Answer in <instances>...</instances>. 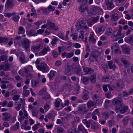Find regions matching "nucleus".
I'll return each instance as SVG.
<instances>
[{
    "mask_svg": "<svg viewBox=\"0 0 133 133\" xmlns=\"http://www.w3.org/2000/svg\"><path fill=\"white\" fill-rule=\"evenodd\" d=\"M22 109L23 111L21 110L19 112V115L18 117V119L21 123L25 118L28 119V114L27 111L25 110V107L23 106L22 107Z\"/></svg>",
    "mask_w": 133,
    "mask_h": 133,
    "instance_id": "nucleus-1",
    "label": "nucleus"
},
{
    "mask_svg": "<svg viewBox=\"0 0 133 133\" xmlns=\"http://www.w3.org/2000/svg\"><path fill=\"white\" fill-rule=\"evenodd\" d=\"M32 70V66L31 65H29L20 70L18 73L21 76L24 77L26 75Z\"/></svg>",
    "mask_w": 133,
    "mask_h": 133,
    "instance_id": "nucleus-2",
    "label": "nucleus"
},
{
    "mask_svg": "<svg viewBox=\"0 0 133 133\" xmlns=\"http://www.w3.org/2000/svg\"><path fill=\"white\" fill-rule=\"evenodd\" d=\"M128 109V106L125 105L123 103L121 104L118 106H116L115 107L116 113L119 112L121 113L124 114L127 112Z\"/></svg>",
    "mask_w": 133,
    "mask_h": 133,
    "instance_id": "nucleus-3",
    "label": "nucleus"
},
{
    "mask_svg": "<svg viewBox=\"0 0 133 133\" xmlns=\"http://www.w3.org/2000/svg\"><path fill=\"white\" fill-rule=\"evenodd\" d=\"M86 24L85 21L81 19H79L76 22V27L78 28L77 29V30H79V29L80 28L87 29L88 28V26Z\"/></svg>",
    "mask_w": 133,
    "mask_h": 133,
    "instance_id": "nucleus-4",
    "label": "nucleus"
},
{
    "mask_svg": "<svg viewBox=\"0 0 133 133\" xmlns=\"http://www.w3.org/2000/svg\"><path fill=\"white\" fill-rule=\"evenodd\" d=\"M37 68L41 71L43 73H46L49 70V68L47 65L44 62L41 63L39 65L37 66Z\"/></svg>",
    "mask_w": 133,
    "mask_h": 133,
    "instance_id": "nucleus-5",
    "label": "nucleus"
},
{
    "mask_svg": "<svg viewBox=\"0 0 133 133\" xmlns=\"http://www.w3.org/2000/svg\"><path fill=\"white\" fill-rule=\"evenodd\" d=\"M122 29V27L119 26V29L118 30L117 29L116 30L113 32V34L114 37L117 38H123L124 37L123 35H122L121 33Z\"/></svg>",
    "mask_w": 133,
    "mask_h": 133,
    "instance_id": "nucleus-6",
    "label": "nucleus"
},
{
    "mask_svg": "<svg viewBox=\"0 0 133 133\" xmlns=\"http://www.w3.org/2000/svg\"><path fill=\"white\" fill-rule=\"evenodd\" d=\"M2 119L5 121H9L12 118V115L9 113L7 112H4L2 114Z\"/></svg>",
    "mask_w": 133,
    "mask_h": 133,
    "instance_id": "nucleus-7",
    "label": "nucleus"
},
{
    "mask_svg": "<svg viewBox=\"0 0 133 133\" xmlns=\"http://www.w3.org/2000/svg\"><path fill=\"white\" fill-rule=\"evenodd\" d=\"M47 24L48 27L50 29H52L55 31L57 30L58 29V26L55 25L54 23L52 22L50 20H48L47 22Z\"/></svg>",
    "mask_w": 133,
    "mask_h": 133,
    "instance_id": "nucleus-8",
    "label": "nucleus"
},
{
    "mask_svg": "<svg viewBox=\"0 0 133 133\" xmlns=\"http://www.w3.org/2000/svg\"><path fill=\"white\" fill-rule=\"evenodd\" d=\"M92 98L94 101L96 102V103L99 104L101 103V101L102 100L101 95L98 94H94L92 96Z\"/></svg>",
    "mask_w": 133,
    "mask_h": 133,
    "instance_id": "nucleus-9",
    "label": "nucleus"
},
{
    "mask_svg": "<svg viewBox=\"0 0 133 133\" xmlns=\"http://www.w3.org/2000/svg\"><path fill=\"white\" fill-rule=\"evenodd\" d=\"M23 47L27 50L29 48L31 42L27 38H24L22 42Z\"/></svg>",
    "mask_w": 133,
    "mask_h": 133,
    "instance_id": "nucleus-10",
    "label": "nucleus"
},
{
    "mask_svg": "<svg viewBox=\"0 0 133 133\" xmlns=\"http://www.w3.org/2000/svg\"><path fill=\"white\" fill-rule=\"evenodd\" d=\"M50 51V49L49 46H45L43 50L39 52L38 54L39 56H43L47 54L48 51Z\"/></svg>",
    "mask_w": 133,
    "mask_h": 133,
    "instance_id": "nucleus-11",
    "label": "nucleus"
},
{
    "mask_svg": "<svg viewBox=\"0 0 133 133\" xmlns=\"http://www.w3.org/2000/svg\"><path fill=\"white\" fill-rule=\"evenodd\" d=\"M43 47V45L41 44H39L37 45H34L31 46V49L34 52L39 51Z\"/></svg>",
    "mask_w": 133,
    "mask_h": 133,
    "instance_id": "nucleus-12",
    "label": "nucleus"
},
{
    "mask_svg": "<svg viewBox=\"0 0 133 133\" xmlns=\"http://www.w3.org/2000/svg\"><path fill=\"white\" fill-rule=\"evenodd\" d=\"M122 99L118 97L113 99L112 103L114 105H115L116 106H118L117 105L118 104H122Z\"/></svg>",
    "mask_w": 133,
    "mask_h": 133,
    "instance_id": "nucleus-13",
    "label": "nucleus"
},
{
    "mask_svg": "<svg viewBox=\"0 0 133 133\" xmlns=\"http://www.w3.org/2000/svg\"><path fill=\"white\" fill-rule=\"evenodd\" d=\"M120 60L125 68H128L129 66L130 65L129 62L127 61L125 58H121Z\"/></svg>",
    "mask_w": 133,
    "mask_h": 133,
    "instance_id": "nucleus-14",
    "label": "nucleus"
},
{
    "mask_svg": "<svg viewBox=\"0 0 133 133\" xmlns=\"http://www.w3.org/2000/svg\"><path fill=\"white\" fill-rule=\"evenodd\" d=\"M108 66L110 69H112L114 70H115L117 68L116 65L112 61L108 62Z\"/></svg>",
    "mask_w": 133,
    "mask_h": 133,
    "instance_id": "nucleus-15",
    "label": "nucleus"
},
{
    "mask_svg": "<svg viewBox=\"0 0 133 133\" xmlns=\"http://www.w3.org/2000/svg\"><path fill=\"white\" fill-rule=\"evenodd\" d=\"M78 110L79 113L82 114H85L88 111L87 108L84 106H80Z\"/></svg>",
    "mask_w": 133,
    "mask_h": 133,
    "instance_id": "nucleus-16",
    "label": "nucleus"
},
{
    "mask_svg": "<svg viewBox=\"0 0 133 133\" xmlns=\"http://www.w3.org/2000/svg\"><path fill=\"white\" fill-rule=\"evenodd\" d=\"M19 61L22 64L25 63L28 61L25 58V55L23 53H22L20 55L19 57Z\"/></svg>",
    "mask_w": 133,
    "mask_h": 133,
    "instance_id": "nucleus-17",
    "label": "nucleus"
},
{
    "mask_svg": "<svg viewBox=\"0 0 133 133\" xmlns=\"http://www.w3.org/2000/svg\"><path fill=\"white\" fill-rule=\"evenodd\" d=\"M14 0H7L5 6L7 9L11 8L14 5L13 2Z\"/></svg>",
    "mask_w": 133,
    "mask_h": 133,
    "instance_id": "nucleus-18",
    "label": "nucleus"
},
{
    "mask_svg": "<svg viewBox=\"0 0 133 133\" xmlns=\"http://www.w3.org/2000/svg\"><path fill=\"white\" fill-rule=\"evenodd\" d=\"M56 73V71L51 70L48 74V77L50 80H52L53 79V78L55 77V75Z\"/></svg>",
    "mask_w": 133,
    "mask_h": 133,
    "instance_id": "nucleus-19",
    "label": "nucleus"
},
{
    "mask_svg": "<svg viewBox=\"0 0 133 133\" xmlns=\"http://www.w3.org/2000/svg\"><path fill=\"white\" fill-rule=\"evenodd\" d=\"M125 41L129 43H133V34H131L130 36L125 38Z\"/></svg>",
    "mask_w": 133,
    "mask_h": 133,
    "instance_id": "nucleus-20",
    "label": "nucleus"
},
{
    "mask_svg": "<svg viewBox=\"0 0 133 133\" xmlns=\"http://www.w3.org/2000/svg\"><path fill=\"white\" fill-rule=\"evenodd\" d=\"M83 70L84 72L87 74H90L92 73L94 71L92 69L88 67L84 68Z\"/></svg>",
    "mask_w": 133,
    "mask_h": 133,
    "instance_id": "nucleus-21",
    "label": "nucleus"
},
{
    "mask_svg": "<svg viewBox=\"0 0 133 133\" xmlns=\"http://www.w3.org/2000/svg\"><path fill=\"white\" fill-rule=\"evenodd\" d=\"M55 129L57 133H64V129L62 127L56 125Z\"/></svg>",
    "mask_w": 133,
    "mask_h": 133,
    "instance_id": "nucleus-22",
    "label": "nucleus"
},
{
    "mask_svg": "<svg viewBox=\"0 0 133 133\" xmlns=\"http://www.w3.org/2000/svg\"><path fill=\"white\" fill-rule=\"evenodd\" d=\"M84 95H83L82 97L85 100H87L89 98V96L88 94L89 93L88 91L84 89L83 91Z\"/></svg>",
    "mask_w": 133,
    "mask_h": 133,
    "instance_id": "nucleus-23",
    "label": "nucleus"
},
{
    "mask_svg": "<svg viewBox=\"0 0 133 133\" xmlns=\"http://www.w3.org/2000/svg\"><path fill=\"white\" fill-rule=\"evenodd\" d=\"M123 81L122 79L118 80L116 83L117 87L119 88H123Z\"/></svg>",
    "mask_w": 133,
    "mask_h": 133,
    "instance_id": "nucleus-24",
    "label": "nucleus"
},
{
    "mask_svg": "<svg viewBox=\"0 0 133 133\" xmlns=\"http://www.w3.org/2000/svg\"><path fill=\"white\" fill-rule=\"evenodd\" d=\"M104 31V30L103 28L101 26H98L96 30V33L98 34H99L102 33Z\"/></svg>",
    "mask_w": 133,
    "mask_h": 133,
    "instance_id": "nucleus-25",
    "label": "nucleus"
},
{
    "mask_svg": "<svg viewBox=\"0 0 133 133\" xmlns=\"http://www.w3.org/2000/svg\"><path fill=\"white\" fill-rule=\"evenodd\" d=\"M98 52L97 51H92V52L91 57L89 58V59H90L91 61L94 62V60L93 59H91L92 57L95 58H96L98 57Z\"/></svg>",
    "mask_w": 133,
    "mask_h": 133,
    "instance_id": "nucleus-26",
    "label": "nucleus"
},
{
    "mask_svg": "<svg viewBox=\"0 0 133 133\" xmlns=\"http://www.w3.org/2000/svg\"><path fill=\"white\" fill-rule=\"evenodd\" d=\"M100 8L95 6H93L91 7V10L93 12L94 14H96L100 10Z\"/></svg>",
    "mask_w": 133,
    "mask_h": 133,
    "instance_id": "nucleus-27",
    "label": "nucleus"
},
{
    "mask_svg": "<svg viewBox=\"0 0 133 133\" xmlns=\"http://www.w3.org/2000/svg\"><path fill=\"white\" fill-rule=\"evenodd\" d=\"M32 115L33 116L37 117L38 115L39 112L37 108H34L32 111Z\"/></svg>",
    "mask_w": 133,
    "mask_h": 133,
    "instance_id": "nucleus-28",
    "label": "nucleus"
},
{
    "mask_svg": "<svg viewBox=\"0 0 133 133\" xmlns=\"http://www.w3.org/2000/svg\"><path fill=\"white\" fill-rule=\"evenodd\" d=\"M130 119V118L129 116H126L124 117L122 120L123 125L125 126L128 124V121Z\"/></svg>",
    "mask_w": 133,
    "mask_h": 133,
    "instance_id": "nucleus-29",
    "label": "nucleus"
},
{
    "mask_svg": "<svg viewBox=\"0 0 133 133\" xmlns=\"http://www.w3.org/2000/svg\"><path fill=\"white\" fill-rule=\"evenodd\" d=\"M122 49L124 53L127 54H129L130 53V49L126 45L122 46Z\"/></svg>",
    "mask_w": 133,
    "mask_h": 133,
    "instance_id": "nucleus-30",
    "label": "nucleus"
},
{
    "mask_svg": "<svg viewBox=\"0 0 133 133\" xmlns=\"http://www.w3.org/2000/svg\"><path fill=\"white\" fill-rule=\"evenodd\" d=\"M83 123L86 125V126L88 128L90 127V124L91 123L90 120L88 121L86 119H84L82 120Z\"/></svg>",
    "mask_w": 133,
    "mask_h": 133,
    "instance_id": "nucleus-31",
    "label": "nucleus"
},
{
    "mask_svg": "<svg viewBox=\"0 0 133 133\" xmlns=\"http://www.w3.org/2000/svg\"><path fill=\"white\" fill-rule=\"evenodd\" d=\"M35 29H31L28 32V35L31 36H37V34L35 33Z\"/></svg>",
    "mask_w": 133,
    "mask_h": 133,
    "instance_id": "nucleus-32",
    "label": "nucleus"
},
{
    "mask_svg": "<svg viewBox=\"0 0 133 133\" xmlns=\"http://www.w3.org/2000/svg\"><path fill=\"white\" fill-rule=\"evenodd\" d=\"M78 131L79 132H81L82 133L87 131L84 127L82 124H80L78 126Z\"/></svg>",
    "mask_w": 133,
    "mask_h": 133,
    "instance_id": "nucleus-33",
    "label": "nucleus"
},
{
    "mask_svg": "<svg viewBox=\"0 0 133 133\" xmlns=\"http://www.w3.org/2000/svg\"><path fill=\"white\" fill-rule=\"evenodd\" d=\"M111 48L112 51L114 50L116 53L120 54L121 51L119 50V48L117 46H113L111 47Z\"/></svg>",
    "mask_w": 133,
    "mask_h": 133,
    "instance_id": "nucleus-34",
    "label": "nucleus"
},
{
    "mask_svg": "<svg viewBox=\"0 0 133 133\" xmlns=\"http://www.w3.org/2000/svg\"><path fill=\"white\" fill-rule=\"evenodd\" d=\"M62 102V100L59 98H58L55 100V107L58 108L60 106V103Z\"/></svg>",
    "mask_w": 133,
    "mask_h": 133,
    "instance_id": "nucleus-35",
    "label": "nucleus"
},
{
    "mask_svg": "<svg viewBox=\"0 0 133 133\" xmlns=\"http://www.w3.org/2000/svg\"><path fill=\"white\" fill-rule=\"evenodd\" d=\"M111 79V77L110 76H108L106 77H102V81L104 82H108Z\"/></svg>",
    "mask_w": 133,
    "mask_h": 133,
    "instance_id": "nucleus-36",
    "label": "nucleus"
},
{
    "mask_svg": "<svg viewBox=\"0 0 133 133\" xmlns=\"http://www.w3.org/2000/svg\"><path fill=\"white\" fill-rule=\"evenodd\" d=\"M90 80L91 82L92 83H95L96 81V75L95 74H93L90 77Z\"/></svg>",
    "mask_w": 133,
    "mask_h": 133,
    "instance_id": "nucleus-37",
    "label": "nucleus"
},
{
    "mask_svg": "<svg viewBox=\"0 0 133 133\" xmlns=\"http://www.w3.org/2000/svg\"><path fill=\"white\" fill-rule=\"evenodd\" d=\"M96 103L92 101H90L88 102L87 103L88 107L89 108L92 107H93L96 104Z\"/></svg>",
    "mask_w": 133,
    "mask_h": 133,
    "instance_id": "nucleus-38",
    "label": "nucleus"
},
{
    "mask_svg": "<svg viewBox=\"0 0 133 133\" xmlns=\"http://www.w3.org/2000/svg\"><path fill=\"white\" fill-rule=\"evenodd\" d=\"M40 9L42 11L43 13L44 14L48 15L50 13L48 8H41Z\"/></svg>",
    "mask_w": 133,
    "mask_h": 133,
    "instance_id": "nucleus-39",
    "label": "nucleus"
},
{
    "mask_svg": "<svg viewBox=\"0 0 133 133\" xmlns=\"http://www.w3.org/2000/svg\"><path fill=\"white\" fill-rule=\"evenodd\" d=\"M76 129V127H72L71 129L69 130L68 131V133H77V131Z\"/></svg>",
    "mask_w": 133,
    "mask_h": 133,
    "instance_id": "nucleus-40",
    "label": "nucleus"
},
{
    "mask_svg": "<svg viewBox=\"0 0 133 133\" xmlns=\"http://www.w3.org/2000/svg\"><path fill=\"white\" fill-rule=\"evenodd\" d=\"M19 127V123L17 122L15 124L13 125L12 126V128L13 130H16L18 129Z\"/></svg>",
    "mask_w": 133,
    "mask_h": 133,
    "instance_id": "nucleus-41",
    "label": "nucleus"
},
{
    "mask_svg": "<svg viewBox=\"0 0 133 133\" xmlns=\"http://www.w3.org/2000/svg\"><path fill=\"white\" fill-rule=\"evenodd\" d=\"M18 34H23L25 32V30L24 28L22 26H19L18 28Z\"/></svg>",
    "mask_w": 133,
    "mask_h": 133,
    "instance_id": "nucleus-42",
    "label": "nucleus"
},
{
    "mask_svg": "<svg viewBox=\"0 0 133 133\" xmlns=\"http://www.w3.org/2000/svg\"><path fill=\"white\" fill-rule=\"evenodd\" d=\"M115 122V121L113 120H109L107 122V125L108 126L111 127L114 124Z\"/></svg>",
    "mask_w": 133,
    "mask_h": 133,
    "instance_id": "nucleus-43",
    "label": "nucleus"
},
{
    "mask_svg": "<svg viewBox=\"0 0 133 133\" xmlns=\"http://www.w3.org/2000/svg\"><path fill=\"white\" fill-rule=\"evenodd\" d=\"M113 31L112 29L111 28H108L106 30L105 34L108 35L110 36L112 32Z\"/></svg>",
    "mask_w": 133,
    "mask_h": 133,
    "instance_id": "nucleus-44",
    "label": "nucleus"
},
{
    "mask_svg": "<svg viewBox=\"0 0 133 133\" xmlns=\"http://www.w3.org/2000/svg\"><path fill=\"white\" fill-rule=\"evenodd\" d=\"M46 93H47L46 92V88H44L40 91L39 92V94L40 95H42L43 94L44 95Z\"/></svg>",
    "mask_w": 133,
    "mask_h": 133,
    "instance_id": "nucleus-45",
    "label": "nucleus"
},
{
    "mask_svg": "<svg viewBox=\"0 0 133 133\" xmlns=\"http://www.w3.org/2000/svg\"><path fill=\"white\" fill-rule=\"evenodd\" d=\"M81 80L84 84H86L88 83L89 78L87 77H81Z\"/></svg>",
    "mask_w": 133,
    "mask_h": 133,
    "instance_id": "nucleus-46",
    "label": "nucleus"
},
{
    "mask_svg": "<svg viewBox=\"0 0 133 133\" xmlns=\"http://www.w3.org/2000/svg\"><path fill=\"white\" fill-rule=\"evenodd\" d=\"M74 87L75 88V90L77 91V92L75 93H74V94H78L79 93L78 91L80 89V86L77 83L76 84H74Z\"/></svg>",
    "mask_w": 133,
    "mask_h": 133,
    "instance_id": "nucleus-47",
    "label": "nucleus"
},
{
    "mask_svg": "<svg viewBox=\"0 0 133 133\" xmlns=\"http://www.w3.org/2000/svg\"><path fill=\"white\" fill-rule=\"evenodd\" d=\"M16 13L15 12L11 13H9L8 12L5 13L4 14V16L5 17H7L8 18L10 17L11 16L15 15Z\"/></svg>",
    "mask_w": 133,
    "mask_h": 133,
    "instance_id": "nucleus-48",
    "label": "nucleus"
},
{
    "mask_svg": "<svg viewBox=\"0 0 133 133\" xmlns=\"http://www.w3.org/2000/svg\"><path fill=\"white\" fill-rule=\"evenodd\" d=\"M107 6V9L108 10H111L114 7L115 5L113 3L106 5Z\"/></svg>",
    "mask_w": 133,
    "mask_h": 133,
    "instance_id": "nucleus-49",
    "label": "nucleus"
},
{
    "mask_svg": "<svg viewBox=\"0 0 133 133\" xmlns=\"http://www.w3.org/2000/svg\"><path fill=\"white\" fill-rule=\"evenodd\" d=\"M58 40V38L56 37H55L52 39L51 43L53 46H55V45L56 44V42Z\"/></svg>",
    "mask_w": 133,
    "mask_h": 133,
    "instance_id": "nucleus-50",
    "label": "nucleus"
},
{
    "mask_svg": "<svg viewBox=\"0 0 133 133\" xmlns=\"http://www.w3.org/2000/svg\"><path fill=\"white\" fill-rule=\"evenodd\" d=\"M85 5L82 4V5H80L79 7V11L82 12H83L85 10Z\"/></svg>",
    "mask_w": 133,
    "mask_h": 133,
    "instance_id": "nucleus-51",
    "label": "nucleus"
},
{
    "mask_svg": "<svg viewBox=\"0 0 133 133\" xmlns=\"http://www.w3.org/2000/svg\"><path fill=\"white\" fill-rule=\"evenodd\" d=\"M111 17L112 20L113 21H117L119 18L118 16L116 14L112 15Z\"/></svg>",
    "mask_w": 133,
    "mask_h": 133,
    "instance_id": "nucleus-52",
    "label": "nucleus"
},
{
    "mask_svg": "<svg viewBox=\"0 0 133 133\" xmlns=\"http://www.w3.org/2000/svg\"><path fill=\"white\" fill-rule=\"evenodd\" d=\"M19 18V15H15L13 16L12 19L15 22H17Z\"/></svg>",
    "mask_w": 133,
    "mask_h": 133,
    "instance_id": "nucleus-53",
    "label": "nucleus"
},
{
    "mask_svg": "<svg viewBox=\"0 0 133 133\" xmlns=\"http://www.w3.org/2000/svg\"><path fill=\"white\" fill-rule=\"evenodd\" d=\"M92 128L93 129H97L99 128L98 125L96 123H93L91 126Z\"/></svg>",
    "mask_w": 133,
    "mask_h": 133,
    "instance_id": "nucleus-54",
    "label": "nucleus"
},
{
    "mask_svg": "<svg viewBox=\"0 0 133 133\" xmlns=\"http://www.w3.org/2000/svg\"><path fill=\"white\" fill-rule=\"evenodd\" d=\"M30 92L28 90L23 91V97H27L29 94Z\"/></svg>",
    "mask_w": 133,
    "mask_h": 133,
    "instance_id": "nucleus-55",
    "label": "nucleus"
},
{
    "mask_svg": "<svg viewBox=\"0 0 133 133\" xmlns=\"http://www.w3.org/2000/svg\"><path fill=\"white\" fill-rule=\"evenodd\" d=\"M47 8L49 13L51 11H54L55 9V7L54 6H52L51 5H49Z\"/></svg>",
    "mask_w": 133,
    "mask_h": 133,
    "instance_id": "nucleus-56",
    "label": "nucleus"
},
{
    "mask_svg": "<svg viewBox=\"0 0 133 133\" xmlns=\"http://www.w3.org/2000/svg\"><path fill=\"white\" fill-rule=\"evenodd\" d=\"M8 40V38L0 37V43L7 42Z\"/></svg>",
    "mask_w": 133,
    "mask_h": 133,
    "instance_id": "nucleus-57",
    "label": "nucleus"
},
{
    "mask_svg": "<svg viewBox=\"0 0 133 133\" xmlns=\"http://www.w3.org/2000/svg\"><path fill=\"white\" fill-rule=\"evenodd\" d=\"M32 83L33 84V85L35 88L38 86L39 85V81H35L34 82H32Z\"/></svg>",
    "mask_w": 133,
    "mask_h": 133,
    "instance_id": "nucleus-58",
    "label": "nucleus"
},
{
    "mask_svg": "<svg viewBox=\"0 0 133 133\" xmlns=\"http://www.w3.org/2000/svg\"><path fill=\"white\" fill-rule=\"evenodd\" d=\"M33 77V75L30 73H28L27 75L25 77V78L26 80H30Z\"/></svg>",
    "mask_w": 133,
    "mask_h": 133,
    "instance_id": "nucleus-59",
    "label": "nucleus"
},
{
    "mask_svg": "<svg viewBox=\"0 0 133 133\" xmlns=\"http://www.w3.org/2000/svg\"><path fill=\"white\" fill-rule=\"evenodd\" d=\"M71 68L68 66L65 69V73L67 75H69L70 74V72Z\"/></svg>",
    "mask_w": 133,
    "mask_h": 133,
    "instance_id": "nucleus-60",
    "label": "nucleus"
},
{
    "mask_svg": "<svg viewBox=\"0 0 133 133\" xmlns=\"http://www.w3.org/2000/svg\"><path fill=\"white\" fill-rule=\"evenodd\" d=\"M109 114L108 112H105L103 115V117L106 119H107L109 117Z\"/></svg>",
    "mask_w": 133,
    "mask_h": 133,
    "instance_id": "nucleus-61",
    "label": "nucleus"
},
{
    "mask_svg": "<svg viewBox=\"0 0 133 133\" xmlns=\"http://www.w3.org/2000/svg\"><path fill=\"white\" fill-rule=\"evenodd\" d=\"M91 114L92 115H97L99 116L100 115V113L98 109H95Z\"/></svg>",
    "mask_w": 133,
    "mask_h": 133,
    "instance_id": "nucleus-62",
    "label": "nucleus"
},
{
    "mask_svg": "<svg viewBox=\"0 0 133 133\" xmlns=\"http://www.w3.org/2000/svg\"><path fill=\"white\" fill-rule=\"evenodd\" d=\"M15 79L17 81H20L21 82H23V79L19 75H18L15 76Z\"/></svg>",
    "mask_w": 133,
    "mask_h": 133,
    "instance_id": "nucleus-63",
    "label": "nucleus"
},
{
    "mask_svg": "<svg viewBox=\"0 0 133 133\" xmlns=\"http://www.w3.org/2000/svg\"><path fill=\"white\" fill-rule=\"evenodd\" d=\"M89 41L90 43L95 44L96 42V40L94 37H89Z\"/></svg>",
    "mask_w": 133,
    "mask_h": 133,
    "instance_id": "nucleus-64",
    "label": "nucleus"
}]
</instances>
